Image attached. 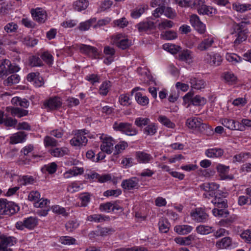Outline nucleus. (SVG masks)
<instances>
[{"mask_svg": "<svg viewBox=\"0 0 251 251\" xmlns=\"http://www.w3.org/2000/svg\"><path fill=\"white\" fill-rule=\"evenodd\" d=\"M249 24H250L249 21H242L239 24L233 25L234 32L232 34L235 33L236 37V39L234 41L235 45H238L246 39L248 30L245 28V26Z\"/></svg>", "mask_w": 251, "mask_h": 251, "instance_id": "1", "label": "nucleus"}, {"mask_svg": "<svg viewBox=\"0 0 251 251\" xmlns=\"http://www.w3.org/2000/svg\"><path fill=\"white\" fill-rule=\"evenodd\" d=\"M18 205L12 201H8L6 199H0V215L10 216L19 210Z\"/></svg>", "mask_w": 251, "mask_h": 251, "instance_id": "2", "label": "nucleus"}, {"mask_svg": "<svg viewBox=\"0 0 251 251\" xmlns=\"http://www.w3.org/2000/svg\"><path fill=\"white\" fill-rule=\"evenodd\" d=\"M126 146V142L125 144L116 145L114 147L112 142H102L100 149L103 152L107 154H111L113 152L114 155H117L122 150H125Z\"/></svg>", "mask_w": 251, "mask_h": 251, "instance_id": "3", "label": "nucleus"}, {"mask_svg": "<svg viewBox=\"0 0 251 251\" xmlns=\"http://www.w3.org/2000/svg\"><path fill=\"white\" fill-rule=\"evenodd\" d=\"M113 128L115 130L125 132L128 136L135 135L138 132L136 129L132 127L131 125L127 123H118L115 122L113 125Z\"/></svg>", "mask_w": 251, "mask_h": 251, "instance_id": "4", "label": "nucleus"}, {"mask_svg": "<svg viewBox=\"0 0 251 251\" xmlns=\"http://www.w3.org/2000/svg\"><path fill=\"white\" fill-rule=\"evenodd\" d=\"M56 142H45L46 147H51V148L49 150V152L54 157H61L65 154H68L69 150L66 147L54 148L56 146Z\"/></svg>", "mask_w": 251, "mask_h": 251, "instance_id": "5", "label": "nucleus"}, {"mask_svg": "<svg viewBox=\"0 0 251 251\" xmlns=\"http://www.w3.org/2000/svg\"><path fill=\"white\" fill-rule=\"evenodd\" d=\"M80 52L84 54L91 56L93 58H99V53L98 50L90 45L80 44L76 45Z\"/></svg>", "mask_w": 251, "mask_h": 251, "instance_id": "6", "label": "nucleus"}, {"mask_svg": "<svg viewBox=\"0 0 251 251\" xmlns=\"http://www.w3.org/2000/svg\"><path fill=\"white\" fill-rule=\"evenodd\" d=\"M15 243L14 237L7 236L0 233V251H12L8 247L14 245Z\"/></svg>", "mask_w": 251, "mask_h": 251, "instance_id": "7", "label": "nucleus"}, {"mask_svg": "<svg viewBox=\"0 0 251 251\" xmlns=\"http://www.w3.org/2000/svg\"><path fill=\"white\" fill-rule=\"evenodd\" d=\"M219 187V184L215 182H206L200 185L201 189L207 192L208 194H204L203 196L205 198H209L210 197H213L215 195V191Z\"/></svg>", "mask_w": 251, "mask_h": 251, "instance_id": "8", "label": "nucleus"}, {"mask_svg": "<svg viewBox=\"0 0 251 251\" xmlns=\"http://www.w3.org/2000/svg\"><path fill=\"white\" fill-rule=\"evenodd\" d=\"M192 219L197 222H205L208 219V215L202 208H197L191 213Z\"/></svg>", "mask_w": 251, "mask_h": 251, "instance_id": "9", "label": "nucleus"}, {"mask_svg": "<svg viewBox=\"0 0 251 251\" xmlns=\"http://www.w3.org/2000/svg\"><path fill=\"white\" fill-rule=\"evenodd\" d=\"M221 124L225 127L231 130H244V126L239 122L229 119H223L221 120Z\"/></svg>", "mask_w": 251, "mask_h": 251, "instance_id": "10", "label": "nucleus"}, {"mask_svg": "<svg viewBox=\"0 0 251 251\" xmlns=\"http://www.w3.org/2000/svg\"><path fill=\"white\" fill-rule=\"evenodd\" d=\"M192 25L200 33L203 34L205 31V25L200 21L199 17L196 14L191 15L190 19Z\"/></svg>", "mask_w": 251, "mask_h": 251, "instance_id": "11", "label": "nucleus"}, {"mask_svg": "<svg viewBox=\"0 0 251 251\" xmlns=\"http://www.w3.org/2000/svg\"><path fill=\"white\" fill-rule=\"evenodd\" d=\"M204 61L211 66H217L221 64L222 58L220 54L217 53L212 55L207 53L204 56Z\"/></svg>", "mask_w": 251, "mask_h": 251, "instance_id": "12", "label": "nucleus"}, {"mask_svg": "<svg viewBox=\"0 0 251 251\" xmlns=\"http://www.w3.org/2000/svg\"><path fill=\"white\" fill-rule=\"evenodd\" d=\"M62 104L60 99L58 97L50 98L46 101L44 103V106L46 108H49L50 110L57 109L59 108Z\"/></svg>", "mask_w": 251, "mask_h": 251, "instance_id": "13", "label": "nucleus"}, {"mask_svg": "<svg viewBox=\"0 0 251 251\" xmlns=\"http://www.w3.org/2000/svg\"><path fill=\"white\" fill-rule=\"evenodd\" d=\"M121 186L123 189L127 190L137 189L139 186V180L136 177L125 179L122 181Z\"/></svg>", "mask_w": 251, "mask_h": 251, "instance_id": "14", "label": "nucleus"}, {"mask_svg": "<svg viewBox=\"0 0 251 251\" xmlns=\"http://www.w3.org/2000/svg\"><path fill=\"white\" fill-rule=\"evenodd\" d=\"M31 13L34 20L39 23H44L47 18V15L45 12L41 10L40 8L32 9Z\"/></svg>", "mask_w": 251, "mask_h": 251, "instance_id": "15", "label": "nucleus"}, {"mask_svg": "<svg viewBox=\"0 0 251 251\" xmlns=\"http://www.w3.org/2000/svg\"><path fill=\"white\" fill-rule=\"evenodd\" d=\"M6 111L10 113L11 116H17L18 118H21L28 114V111L22 109L19 107H13L8 106L6 108Z\"/></svg>", "mask_w": 251, "mask_h": 251, "instance_id": "16", "label": "nucleus"}, {"mask_svg": "<svg viewBox=\"0 0 251 251\" xmlns=\"http://www.w3.org/2000/svg\"><path fill=\"white\" fill-rule=\"evenodd\" d=\"M136 158L140 163H148L152 159V156L144 151H138L136 152Z\"/></svg>", "mask_w": 251, "mask_h": 251, "instance_id": "17", "label": "nucleus"}, {"mask_svg": "<svg viewBox=\"0 0 251 251\" xmlns=\"http://www.w3.org/2000/svg\"><path fill=\"white\" fill-rule=\"evenodd\" d=\"M140 32L150 31L154 28V24L153 22H141L136 25Z\"/></svg>", "mask_w": 251, "mask_h": 251, "instance_id": "18", "label": "nucleus"}, {"mask_svg": "<svg viewBox=\"0 0 251 251\" xmlns=\"http://www.w3.org/2000/svg\"><path fill=\"white\" fill-rule=\"evenodd\" d=\"M214 42V40L212 38L204 39L198 45L197 48L200 51L206 50L212 47Z\"/></svg>", "mask_w": 251, "mask_h": 251, "instance_id": "19", "label": "nucleus"}, {"mask_svg": "<svg viewBox=\"0 0 251 251\" xmlns=\"http://www.w3.org/2000/svg\"><path fill=\"white\" fill-rule=\"evenodd\" d=\"M215 198L212 201V202L214 205L218 208H226L227 207V200L223 197L218 196L215 195L214 196Z\"/></svg>", "mask_w": 251, "mask_h": 251, "instance_id": "20", "label": "nucleus"}, {"mask_svg": "<svg viewBox=\"0 0 251 251\" xmlns=\"http://www.w3.org/2000/svg\"><path fill=\"white\" fill-rule=\"evenodd\" d=\"M10 61L4 59L0 61V77L9 74Z\"/></svg>", "mask_w": 251, "mask_h": 251, "instance_id": "21", "label": "nucleus"}, {"mask_svg": "<svg viewBox=\"0 0 251 251\" xmlns=\"http://www.w3.org/2000/svg\"><path fill=\"white\" fill-rule=\"evenodd\" d=\"M193 229V227L189 225H178L176 226L175 228V231L179 234L184 235L190 233Z\"/></svg>", "mask_w": 251, "mask_h": 251, "instance_id": "22", "label": "nucleus"}, {"mask_svg": "<svg viewBox=\"0 0 251 251\" xmlns=\"http://www.w3.org/2000/svg\"><path fill=\"white\" fill-rule=\"evenodd\" d=\"M109 217L104 216L101 214H94L88 216L87 220L91 222L101 223L104 221L109 220Z\"/></svg>", "mask_w": 251, "mask_h": 251, "instance_id": "23", "label": "nucleus"}, {"mask_svg": "<svg viewBox=\"0 0 251 251\" xmlns=\"http://www.w3.org/2000/svg\"><path fill=\"white\" fill-rule=\"evenodd\" d=\"M231 239L229 237H226L217 241L216 246L218 249H226L231 245Z\"/></svg>", "mask_w": 251, "mask_h": 251, "instance_id": "24", "label": "nucleus"}, {"mask_svg": "<svg viewBox=\"0 0 251 251\" xmlns=\"http://www.w3.org/2000/svg\"><path fill=\"white\" fill-rule=\"evenodd\" d=\"M89 2L87 0H78L74 2L73 6L75 10L81 11L87 8Z\"/></svg>", "mask_w": 251, "mask_h": 251, "instance_id": "25", "label": "nucleus"}, {"mask_svg": "<svg viewBox=\"0 0 251 251\" xmlns=\"http://www.w3.org/2000/svg\"><path fill=\"white\" fill-rule=\"evenodd\" d=\"M205 154L208 157H218L223 154V151L221 149H210L205 151Z\"/></svg>", "mask_w": 251, "mask_h": 251, "instance_id": "26", "label": "nucleus"}, {"mask_svg": "<svg viewBox=\"0 0 251 251\" xmlns=\"http://www.w3.org/2000/svg\"><path fill=\"white\" fill-rule=\"evenodd\" d=\"M86 131L85 129L77 130L75 134L74 138L71 139L70 141H84L85 140L88 141L87 136H86L88 134V133L86 132Z\"/></svg>", "mask_w": 251, "mask_h": 251, "instance_id": "27", "label": "nucleus"}, {"mask_svg": "<svg viewBox=\"0 0 251 251\" xmlns=\"http://www.w3.org/2000/svg\"><path fill=\"white\" fill-rule=\"evenodd\" d=\"M28 64L32 67H41L43 65V63L40 58L36 55H32L29 57Z\"/></svg>", "mask_w": 251, "mask_h": 251, "instance_id": "28", "label": "nucleus"}, {"mask_svg": "<svg viewBox=\"0 0 251 251\" xmlns=\"http://www.w3.org/2000/svg\"><path fill=\"white\" fill-rule=\"evenodd\" d=\"M190 83L193 89L200 90L205 86L204 82L202 80H198L196 78H190Z\"/></svg>", "mask_w": 251, "mask_h": 251, "instance_id": "29", "label": "nucleus"}, {"mask_svg": "<svg viewBox=\"0 0 251 251\" xmlns=\"http://www.w3.org/2000/svg\"><path fill=\"white\" fill-rule=\"evenodd\" d=\"M20 79V77L19 75L13 74L4 81V84L6 86H11L19 83Z\"/></svg>", "mask_w": 251, "mask_h": 251, "instance_id": "30", "label": "nucleus"}, {"mask_svg": "<svg viewBox=\"0 0 251 251\" xmlns=\"http://www.w3.org/2000/svg\"><path fill=\"white\" fill-rule=\"evenodd\" d=\"M24 221L25 227L28 229H33L37 225L38 219L35 217H30Z\"/></svg>", "mask_w": 251, "mask_h": 251, "instance_id": "31", "label": "nucleus"}, {"mask_svg": "<svg viewBox=\"0 0 251 251\" xmlns=\"http://www.w3.org/2000/svg\"><path fill=\"white\" fill-rule=\"evenodd\" d=\"M196 231L202 235H206L210 233L213 232V229L212 226L200 225L196 227Z\"/></svg>", "mask_w": 251, "mask_h": 251, "instance_id": "32", "label": "nucleus"}, {"mask_svg": "<svg viewBox=\"0 0 251 251\" xmlns=\"http://www.w3.org/2000/svg\"><path fill=\"white\" fill-rule=\"evenodd\" d=\"M198 12L200 14L209 15L210 14H215L217 12V10L215 8L211 6H208L204 5V6L199 9Z\"/></svg>", "mask_w": 251, "mask_h": 251, "instance_id": "33", "label": "nucleus"}, {"mask_svg": "<svg viewBox=\"0 0 251 251\" xmlns=\"http://www.w3.org/2000/svg\"><path fill=\"white\" fill-rule=\"evenodd\" d=\"M201 120L199 118H192L188 119L186 121V125L191 128H198L200 126Z\"/></svg>", "mask_w": 251, "mask_h": 251, "instance_id": "34", "label": "nucleus"}, {"mask_svg": "<svg viewBox=\"0 0 251 251\" xmlns=\"http://www.w3.org/2000/svg\"><path fill=\"white\" fill-rule=\"evenodd\" d=\"M137 102L142 106H146L149 103V99L146 96H143L141 93H136L135 95Z\"/></svg>", "mask_w": 251, "mask_h": 251, "instance_id": "35", "label": "nucleus"}, {"mask_svg": "<svg viewBox=\"0 0 251 251\" xmlns=\"http://www.w3.org/2000/svg\"><path fill=\"white\" fill-rule=\"evenodd\" d=\"M18 182L21 185H27L32 184L34 182V179L32 176H24L21 177H19Z\"/></svg>", "mask_w": 251, "mask_h": 251, "instance_id": "36", "label": "nucleus"}, {"mask_svg": "<svg viewBox=\"0 0 251 251\" xmlns=\"http://www.w3.org/2000/svg\"><path fill=\"white\" fill-rule=\"evenodd\" d=\"M12 102L19 105L24 108H27L29 104V102L26 99H22L20 97H15L12 99Z\"/></svg>", "mask_w": 251, "mask_h": 251, "instance_id": "37", "label": "nucleus"}, {"mask_svg": "<svg viewBox=\"0 0 251 251\" xmlns=\"http://www.w3.org/2000/svg\"><path fill=\"white\" fill-rule=\"evenodd\" d=\"M21 40L25 45L29 47H34L37 44V40L32 38L28 36H22Z\"/></svg>", "mask_w": 251, "mask_h": 251, "instance_id": "38", "label": "nucleus"}, {"mask_svg": "<svg viewBox=\"0 0 251 251\" xmlns=\"http://www.w3.org/2000/svg\"><path fill=\"white\" fill-rule=\"evenodd\" d=\"M192 51L185 50H183L178 53V59L181 61H188L192 59Z\"/></svg>", "mask_w": 251, "mask_h": 251, "instance_id": "39", "label": "nucleus"}, {"mask_svg": "<svg viewBox=\"0 0 251 251\" xmlns=\"http://www.w3.org/2000/svg\"><path fill=\"white\" fill-rule=\"evenodd\" d=\"M213 214L216 217H226L229 215V212L225 208H215L212 210Z\"/></svg>", "mask_w": 251, "mask_h": 251, "instance_id": "40", "label": "nucleus"}, {"mask_svg": "<svg viewBox=\"0 0 251 251\" xmlns=\"http://www.w3.org/2000/svg\"><path fill=\"white\" fill-rule=\"evenodd\" d=\"M158 226L159 230L161 232L167 233L169 230L170 224L166 219H161L158 223Z\"/></svg>", "mask_w": 251, "mask_h": 251, "instance_id": "41", "label": "nucleus"}, {"mask_svg": "<svg viewBox=\"0 0 251 251\" xmlns=\"http://www.w3.org/2000/svg\"><path fill=\"white\" fill-rule=\"evenodd\" d=\"M250 156L251 154L249 152H241L234 156L233 162L234 163L236 162H244Z\"/></svg>", "mask_w": 251, "mask_h": 251, "instance_id": "42", "label": "nucleus"}, {"mask_svg": "<svg viewBox=\"0 0 251 251\" xmlns=\"http://www.w3.org/2000/svg\"><path fill=\"white\" fill-rule=\"evenodd\" d=\"M200 126H199L198 129L201 132L207 135L213 134L214 131L212 127L206 124L200 122Z\"/></svg>", "mask_w": 251, "mask_h": 251, "instance_id": "43", "label": "nucleus"}, {"mask_svg": "<svg viewBox=\"0 0 251 251\" xmlns=\"http://www.w3.org/2000/svg\"><path fill=\"white\" fill-rule=\"evenodd\" d=\"M157 126L154 124H148L144 129V133L147 135H153L157 130Z\"/></svg>", "mask_w": 251, "mask_h": 251, "instance_id": "44", "label": "nucleus"}, {"mask_svg": "<svg viewBox=\"0 0 251 251\" xmlns=\"http://www.w3.org/2000/svg\"><path fill=\"white\" fill-rule=\"evenodd\" d=\"M131 41L127 38H124L120 41H116V45L120 49L126 50L131 45Z\"/></svg>", "mask_w": 251, "mask_h": 251, "instance_id": "45", "label": "nucleus"}, {"mask_svg": "<svg viewBox=\"0 0 251 251\" xmlns=\"http://www.w3.org/2000/svg\"><path fill=\"white\" fill-rule=\"evenodd\" d=\"M163 49L172 54H176L180 50L181 48L175 45L168 44L163 45Z\"/></svg>", "mask_w": 251, "mask_h": 251, "instance_id": "46", "label": "nucleus"}, {"mask_svg": "<svg viewBox=\"0 0 251 251\" xmlns=\"http://www.w3.org/2000/svg\"><path fill=\"white\" fill-rule=\"evenodd\" d=\"M233 8L234 10L238 12H244L248 9H251V4H242L240 3H234L233 4Z\"/></svg>", "mask_w": 251, "mask_h": 251, "instance_id": "47", "label": "nucleus"}, {"mask_svg": "<svg viewBox=\"0 0 251 251\" xmlns=\"http://www.w3.org/2000/svg\"><path fill=\"white\" fill-rule=\"evenodd\" d=\"M158 120L162 124L170 128H174L175 124L172 123L167 117L160 115L158 118Z\"/></svg>", "mask_w": 251, "mask_h": 251, "instance_id": "48", "label": "nucleus"}, {"mask_svg": "<svg viewBox=\"0 0 251 251\" xmlns=\"http://www.w3.org/2000/svg\"><path fill=\"white\" fill-rule=\"evenodd\" d=\"M217 171L220 173L221 177L223 179L226 178V175L228 174L229 167L222 164H219L217 167Z\"/></svg>", "mask_w": 251, "mask_h": 251, "instance_id": "49", "label": "nucleus"}, {"mask_svg": "<svg viewBox=\"0 0 251 251\" xmlns=\"http://www.w3.org/2000/svg\"><path fill=\"white\" fill-rule=\"evenodd\" d=\"M81 201V206H86L90 202L91 199V195L88 193H82L79 197Z\"/></svg>", "mask_w": 251, "mask_h": 251, "instance_id": "50", "label": "nucleus"}, {"mask_svg": "<svg viewBox=\"0 0 251 251\" xmlns=\"http://www.w3.org/2000/svg\"><path fill=\"white\" fill-rule=\"evenodd\" d=\"M79 226V224L76 220H70L65 225L66 230L69 232H72Z\"/></svg>", "mask_w": 251, "mask_h": 251, "instance_id": "51", "label": "nucleus"}, {"mask_svg": "<svg viewBox=\"0 0 251 251\" xmlns=\"http://www.w3.org/2000/svg\"><path fill=\"white\" fill-rule=\"evenodd\" d=\"M26 134L24 131H20L14 134L11 137V141H23L25 140Z\"/></svg>", "mask_w": 251, "mask_h": 251, "instance_id": "52", "label": "nucleus"}, {"mask_svg": "<svg viewBox=\"0 0 251 251\" xmlns=\"http://www.w3.org/2000/svg\"><path fill=\"white\" fill-rule=\"evenodd\" d=\"M161 37L165 40H172L177 37L176 33L173 31H166L160 34Z\"/></svg>", "mask_w": 251, "mask_h": 251, "instance_id": "53", "label": "nucleus"}, {"mask_svg": "<svg viewBox=\"0 0 251 251\" xmlns=\"http://www.w3.org/2000/svg\"><path fill=\"white\" fill-rule=\"evenodd\" d=\"M110 87V81L103 82L100 85L99 89V93L100 95L105 96L107 95L109 91V88Z\"/></svg>", "mask_w": 251, "mask_h": 251, "instance_id": "54", "label": "nucleus"}, {"mask_svg": "<svg viewBox=\"0 0 251 251\" xmlns=\"http://www.w3.org/2000/svg\"><path fill=\"white\" fill-rule=\"evenodd\" d=\"M150 122V120L148 118L139 117L136 119L135 124L139 127H142L143 126H147Z\"/></svg>", "mask_w": 251, "mask_h": 251, "instance_id": "55", "label": "nucleus"}, {"mask_svg": "<svg viewBox=\"0 0 251 251\" xmlns=\"http://www.w3.org/2000/svg\"><path fill=\"white\" fill-rule=\"evenodd\" d=\"M174 25V24L172 21L165 19L159 24L158 28L160 30H162L167 28H171Z\"/></svg>", "mask_w": 251, "mask_h": 251, "instance_id": "56", "label": "nucleus"}, {"mask_svg": "<svg viewBox=\"0 0 251 251\" xmlns=\"http://www.w3.org/2000/svg\"><path fill=\"white\" fill-rule=\"evenodd\" d=\"M206 100L203 97H201L200 96H196L192 99L191 102L194 105H202L206 103Z\"/></svg>", "mask_w": 251, "mask_h": 251, "instance_id": "57", "label": "nucleus"}, {"mask_svg": "<svg viewBox=\"0 0 251 251\" xmlns=\"http://www.w3.org/2000/svg\"><path fill=\"white\" fill-rule=\"evenodd\" d=\"M50 204V201L48 200L47 199H39L38 201H37L36 202H34V206L36 207H47V208H49V207L50 206L49 205Z\"/></svg>", "mask_w": 251, "mask_h": 251, "instance_id": "58", "label": "nucleus"}, {"mask_svg": "<svg viewBox=\"0 0 251 251\" xmlns=\"http://www.w3.org/2000/svg\"><path fill=\"white\" fill-rule=\"evenodd\" d=\"M60 242L64 245H73L75 244V239L70 236H62L60 238Z\"/></svg>", "mask_w": 251, "mask_h": 251, "instance_id": "59", "label": "nucleus"}, {"mask_svg": "<svg viewBox=\"0 0 251 251\" xmlns=\"http://www.w3.org/2000/svg\"><path fill=\"white\" fill-rule=\"evenodd\" d=\"M95 21L96 20L94 19H91L84 22L81 23L79 26V30L81 31H86L89 29L91 26L92 24L95 22Z\"/></svg>", "mask_w": 251, "mask_h": 251, "instance_id": "60", "label": "nucleus"}, {"mask_svg": "<svg viewBox=\"0 0 251 251\" xmlns=\"http://www.w3.org/2000/svg\"><path fill=\"white\" fill-rule=\"evenodd\" d=\"M164 14L166 17L171 19H174L176 16V12L170 7L165 6Z\"/></svg>", "mask_w": 251, "mask_h": 251, "instance_id": "61", "label": "nucleus"}, {"mask_svg": "<svg viewBox=\"0 0 251 251\" xmlns=\"http://www.w3.org/2000/svg\"><path fill=\"white\" fill-rule=\"evenodd\" d=\"M57 165L55 162H52L44 166L43 169L50 174H54L57 170Z\"/></svg>", "mask_w": 251, "mask_h": 251, "instance_id": "62", "label": "nucleus"}, {"mask_svg": "<svg viewBox=\"0 0 251 251\" xmlns=\"http://www.w3.org/2000/svg\"><path fill=\"white\" fill-rule=\"evenodd\" d=\"M83 172L84 169L83 168L74 167L72 169L69 170L68 171H67L65 173V175L69 174L71 175L75 176L78 175L82 174Z\"/></svg>", "mask_w": 251, "mask_h": 251, "instance_id": "63", "label": "nucleus"}, {"mask_svg": "<svg viewBox=\"0 0 251 251\" xmlns=\"http://www.w3.org/2000/svg\"><path fill=\"white\" fill-rule=\"evenodd\" d=\"M41 58L48 65H51L53 63V57L51 54L48 52L42 53Z\"/></svg>", "mask_w": 251, "mask_h": 251, "instance_id": "64", "label": "nucleus"}]
</instances>
